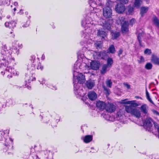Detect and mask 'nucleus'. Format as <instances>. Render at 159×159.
<instances>
[{
    "mask_svg": "<svg viewBox=\"0 0 159 159\" xmlns=\"http://www.w3.org/2000/svg\"><path fill=\"white\" fill-rule=\"evenodd\" d=\"M93 14L92 12L88 14L82 21V26L85 29L84 31L83 36L86 39H91V38L94 32V28L96 24L91 18Z\"/></svg>",
    "mask_w": 159,
    "mask_h": 159,
    "instance_id": "nucleus-1",
    "label": "nucleus"
},
{
    "mask_svg": "<svg viewBox=\"0 0 159 159\" xmlns=\"http://www.w3.org/2000/svg\"><path fill=\"white\" fill-rule=\"evenodd\" d=\"M13 50L12 48L7 49L6 45H4L2 47L1 53L3 56V58L0 60L1 67H6L8 66L9 63L11 62V60L14 61V59L11 56L12 52H13Z\"/></svg>",
    "mask_w": 159,
    "mask_h": 159,
    "instance_id": "nucleus-2",
    "label": "nucleus"
},
{
    "mask_svg": "<svg viewBox=\"0 0 159 159\" xmlns=\"http://www.w3.org/2000/svg\"><path fill=\"white\" fill-rule=\"evenodd\" d=\"M125 110L127 113L130 114L137 118H139L141 116V112L139 110L136 108L133 107L132 106H125Z\"/></svg>",
    "mask_w": 159,
    "mask_h": 159,
    "instance_id": "nucleus-3",
    "label": "nucleus"
},
{
    "mask_svg": "<svg viewBox=\"0 0 159 159\" xmlns=\"http://www.w3.org/2000/svg\"><path fill=\"white\" fill-rule=\"evenodd\" d=\"M73 76L74 84H78V83L80 84L83 83L85 81V76L78 71L74 70Z\"/></svg>",
    "mask_w": 159,
    "mask_h": 159,
    "instance_id": "nucleus-4",
    "label": "nucleus"
},
{
    "mask_svg": "<svg viewBox=\"0 0 159 159\" xmlns=\"http://www.w3.org/2000/svg\"><path fill=\"white\" fill-rule=\"evenodd\" d=\"M88 61V59L84 58V60H82L81 62V61L79 59L75 63V67H76V65H77V67L76 68L77 69H89V65L86 63Z\"/></svg>",
    "mask_w": 159,
    "mask_h": 159,
    "instance_id": "nucleus-5",
    "label": "nucleus"
},
{
    "mask_svg": "<svg viewBox=\"0 0 159 159\" xmlns=\"http://www.w3.org/2000/svg\"><path fill=\"white\" fill-rule=\"evenodd\" d=\"M1 138L0 139V141L3 140V139L5 140V143H4V148L3 151L5 152L7 151L8 149H12L13 146L12 145V143L13 142V140L10 138L5 139L4 137L2 138V136H1Z\"/></svg>",
    "mask_w": 159,
    "mask_h": 159,
    "instance_id": "nucleus-6",
    "label": "nucleus"
},
{
    "mask_svg": "<svg viewBox=\"0 0 159 159\" xmlns=\"http://www.w3.org/2000/svg\"><path fill=\"white\" fill-rule=\"evenodd\" d=\"M157 123L153 122V120L150 117H147L143 122V126L145 129L148 131H152L153 124Z\"/></svg>",
    "mask_w": 159,
    "mask_h": 159,
    "instance_id": "nucleus-7",
    "label": "nucleus"
},
{
    "mask_svg": "<svg viewBox=\"0 0 159 159\" xmlns=\"http://www.w3.org/2000/svg\"><path fill=\"white\" fill-rule=\"evenodd\" d=\"M89 3L90 6L93 9L95 12L100 11V8H97L102 4L99 0H89Z\"/></svg>",
    "mask_w": 159,
    "mask_h": 159,
    "instance_id": "nucleus-8",
    "label": "nucleus"
},
{
    "mask_svg": "<svg viewBox=\"0 0 159 159\" xmlns=\"http://www.w3.org/2000/svg\"><path fill=\"white\" fill-rule=\"evenodd\" d=\"M92 53L94 58L95 59H104L107 57V52L105 51L98 52L93 51Z\"/></svg>",
    "mask_w": 159,
    "mask_h": 159,
    "instance_id": "nucleus-9",
    "label": "nucleus"
},
{
    "mask_svg": "<svg viewBox=\"0 0 159 159\" xmlns=\"http://www.w3.org/2000/svg\"><path fill=\"white\" fill-rule=\"evenodd\" d=\"M107 6L104 7L103 9V14L104 17L106 18H109L112 16V11L110 6H108L107 4Z\"/></svg>",
    "mask_w": 159,
    "mask_h": 159,
    "instance_id": "nucleus-10",
    "label": "nucleus"
},
{
    "mask_svg": "<svg viewBox=\"0 0 159 159\" xmlns=\"http://www.w3.org/2000/svg\"><path fill=\"white\" fill-rule=\"evenodd\" d=\"M74 91L75 93L78 95V96H83L84 95L85 93L84 92L82 88L80 87L78 84H74Z\"/></svg>",
    "mask_w": 159,
    "mask_h": 159,
    "instance_id": "nucleus-11",
    "label": "nucleus"
},
{
    "mask_svg": "<svg viewBox=\"0 0 159 159\" xmlns=\"http://www.w3.org/2000/svg\"><path fill=\"white\" fill-rule=\"evenodd\" d=\"M33 74L30 73H27L26 74L25 77V81L26 83V85H27V87L29 89L31 88V87L27 85L28 83H30L31 81L35 80L34 77H33Z\"/></svg>",
    "mask_w": 159,
    "mask_h": 159,
    "instance_id": "nucleus-12",
    "label": "nucleus"
},
{
    "mask_svg": "<svg viewBox=\"0 0 159 159\" xmlns=\"http://www.w3.org/2000/svg\"><path fill=\"white\" fill-rule=\"evenodd\" d=\"M115 10L117 13L121 14L124 12L125 10V7L123 4L119 3L116 5Z\"/></svg>",
    "mask_w": 159,
    "mask_h": 159,
    "instance_id": "nucleus-13",
    "label": "nucleus"
},
{
    "mask_svg": "<svg viewBox=\"0 0 159 159\" xmlns=\"http://www.w3.org/2000/svg\"><path fill=\"white\" fill-rule=\"evenodd\" d=\"M99 24L102 26L104 29L109 30L111 28V24L107 21H106L103 19H100V22H99Z\"/></svg>",
    "mask_w": 159,
    "mask_h": 159,
    "instance_id": "nucleus-14",
    "label": "nucleus"
},
{
    "mask_svg": "<svg viewBox=\"0 0 159 159\" xmlns=\"http://www.w3.org/2000/svg\"><path fill=\"white\" fill-rule=\"evenodd\" d=\"M90 63L89 69H91L94 70L98 69L100 65V63L98 61H92Z\"/></svg>",
    "mask_w": 159,
    "mask_h": 159,
    "instance_id": "nucleus-15",
    "label": "nucleus"
},
{
    "mask_svg": "<svg viewBox=\"0 0 159 159\" xmlns=\"http://www.w3.org/2000/svg\"><path fill=\"white\" fill-rule=\"evenodd\" d=\"M96 106L99 110L102 111L105 109L106 104L105 102L99 100L96 101Z\"/></svg>",
    "mask_w": 159,
    "mask_h": 159,
    "instance_id": "nucleus-16",
    "label": "nucleus"
},
{
    "mask_svg": "<svg viewBox=\"0 0 159 159\" xmlns=\"http://www.w3.org/2000/svg\"><path fill=\"white\" fill-rule=\"evenodd\" d=\"M121 24V30L123 33H126L129 31V23L128 21H125Z\"/></svg>",
    "mask_w": 159,
    "mask_h": 159,
    "instance_id": "nucleus-17",
    "label": "nucleus"
},
{
    "mask_svg": "<svg viewBox=\"0 0 159 159\" xmlns=\"http://www.w3.org/2000/svg\"><path fill=\"white\" fill-rule=\"evenodd\" d=\"M116 109V106L114 105L111 103L106 105L105 108L106 111L110 113L114 112Z\"/></svg>",
    "mask_w": 159,
    "mask_h": 159,
    "instance_id": "nucleus-18",
    "label": "nucleus"
},
{
    "mask_svg": "<svg viewBox=\"0 0 159 159\" xmlns=\"http://www.w3.org/2000/svg\"><path fill=\"white\" fill-rule=\"evenodd\" d=\"M32 58L33 59V63L36 64L35 67L37 70H42L43 69V67L41 65L40 62L37 60L35 59V57L33 56L32 57Z\"/></svg>",
    "mask_w": 159,
    "mask_h": 159,
    "instance_id": "nucleus-19",
    "label": "nucleus"
},
{
    "mask_svg": "<svg viewBox=\"0 0 159 159\" xmlns=\"http://www.w3.org/2000/svg\"><path fill=\"white\" fill-rule=\"evenodd\" d=\"M33 59L32 58L31 61L32 63L29 64L28 65L27 70L30 71V72L34 71L36 69L35 66L36 64H35V63H33Z\"/></svg>",
    "mask_w": 159,
    "mask_h": 159,
    "instance_id": "nucleus-20",
    "label": "nucleus"
},
{
    "mask_svg": "<svg viewBox=\"0 0 159 159\" xmlns=\"http://www.w3.org/2000/svg\"><path fill=\"white\" fill-rule=\"evenodd\" d=\"M16 22L14 21H12L10 22H6L5 23V25L6 27L13 29L16 27Z\"/></svg>",
    "mask_w": 159,
    "mask_h": 159,
    "instance_id": "nucleus-21",
    "label": "nucleus"
},
{
    "mask_svg": "<svg viewBox=\"0 0 159 159\" xmlns=\"http://www.w3.org/2000/svg\"><path fill=\"white\" fill-rule=\"evenodd\" d=\"M88 96L89 98L91 100H95L97 97V94L93 91H90L88 94Z\"/></svg>",
    "mask_w": 159,
    "mask_h": 159,
    "instance_id": "nucleus-22",
    "label": "nucleus"
},
{
    "mask_svg": "<svg viewBox=\"0 0 159 159\" xmlns=\"http://www.w3.org/2000/svg\"><path fill=\"white\" fill-rule=\"evenodd\" d=\"M82 139L86 143H88L91 142L93 139V136L91 135H87L84 137H82Z\"/></svg>",
    "mask_w": 159,
    "mask_h": 159,
    "instance_id": "nucleus-23",
    "label": "nucleus"
},
{
    "mask_svg": "<svg viewBox=\"0 0 159 159\" xmlns=\"http://www.w3.org/2000/svg\"><path fill=\"white\" fill-rule=\"evenodd\" d=\"M110 68L106 65V64L103 65L100 70V73L102 75H104L107 71H109Z\"/></svg>",
    "mask_w": 159,
    "mask_h": 159,
    "instance_id": "nucleus-24",
    "label": "nucleus"
},
{
    "mask_svg": "<svg viewBox=\"0 0 159 159\" xmlns=\"http://www.w3.org/2000/svg\"><path fill=\"white\" fill-rule=\"evenodd\" d=\"M148 106L145 104L142 105L140 107L141 112L145 114H148Z\"/></svg>",
    "mask_w": 159,
    "mask_h": 159,
    "instance_id": "nucleus-25",
    "label": "nucleus"
},
{
    "mask_svg": "<svg viewBox=\"0 0 159 159\" xmlns=\"http://www.w3.org/2000/svg\"><path fill=\"white\" fill-rule=\"evenodd\" d=\"M95 83L93 80H88L86 82V86L89 89H92Z\"/></svg>",
    "mask_w": 159,
    "mask_h": 159,
    "instance_id": "nucleus-26",
    "label": "nucleus"
},
{
    "mask_svg": "<svg viewBox=\"0 0 159 159\" xmlns=\"http://www.w3.org/2000/svg\"><path fill=\"white\" fill-rule=\"evenodd\" d=\"M97 35L101 38V39H104L106 36V33L105 32L102 30H97Z\"/></svg>",
    "mask_w": 159,
    "mask_h": 159,
    "instance_id": "nucleus-27",
    "label": "nucleus"
},
{
    "mask_svg": "<svg viewBox=\"0 0 159 159\" xmlns=\"http://www.w3.org/2000/svg\"><path fill=\"white\" fill-rule=\"evenodd\" d=\"M136 100L128 101V103L130 105V106H132L133 107H134L140 106V104L139 102H136Z\"/></svg>",
    "mask_w": 159,
    "mask_h": 159,
    "instance_id": "nucleus-28",
    "label": "nucleus"
},
{
    "mask_svg": "<svg viewBox=\"0 0 159 159\" xmlns=\"http://www.w3.org/2000/svg\"><path fill=\"white\" fill-rule=\"evenodd\" d=\"M148 7H143L141 8L140 14L142 16L143 14L146 13L148 10Z\"/></svg>",
    "mask_w": 159,
    "mask_h": 159,
    "instance_id": "nucleus-29",
    "label": "nucleus"
},
{
    "mask_svg": "<svg viewBox=\"0 0 159 159\" xmlns=\"http://www.w3.org/2000/svg\"><path fill=\"white\" fill-rule=\"evenodd\" d=\"M108 51L107 53H109L112 54L115 53L116 50L114 46L113 45H110L108 48Z\"/></svg>",
    "mask_w": 159,
    "mask_h": 159,
    "instance_id": "nucleus-30",
    "label": "nucleus"
},
{
    "mask_svg": "<svg viewBox=\"0 0 159 159\" xmlns=\"http://www.w3.org/2000/svg\"><path fill=\"white\" fill-rule=\"evenodd\" d=\"M107 64L106 65L111 68L113 63V60L112 58L109 57L107 60Z\"/></svg>",
    "mask_w": 159,
    "mask_h": 159,
    "instance_id": "nucleus-31",
    "label": "nucleus"
},
{
    "mask_svg": "<svg viewBox=\"0 0 159 159\" xmlns=\"http://www.w3.org/2000/svg\"><path fill=\"white\" fill-rule=\"evenodd\" d=\"M152 61L154 63L159 65V58L155 56H152Z\"/></svg>",
    "mask_w": 159,
    "mask_h": 159,
    "instance_id": "nucleus-32",
    "label": "nucleus"
},
{
    "mask_svg": "<svg viewBox=\"0 0 159 159\" xmlns=\"http://www.w3.org/2000/svg\"><path fill=\"white\" fill-rule=\"evenodd\" d=\"M111 38L113 39H116L119 37L120 35V33L118 32H113L111 33Z\"/></svg>",
    "mask_w": 159,
    "mask_h": 159,
    "instance_id": "nucleus-33",
    "label": "nucleus"
},
{
    "mask_svg": "<svg viewBox=\"0 0 159 159\" xmlns=\"http://www.w3.org/2000/svg\"><path fill=\"white\" fill-rule=\"evenodd\" d=\"M142 2V0H135L134 3V7L139 8Z\"/></svg>",
    "mask_w": 159,
    "mask_h": 159,
    "instance_id": "nucleus-34",
    "label": "nucleus"
},
{
    "mask_svg": "<svg viewBox=\"0 0 159 159\" xmlns=\"http://www.w3.org/2000/svg\"><path fill=\"white\" fill-rule=\"evenodd\" d=\"M95 47L97 48H100L102 47V42L100 41H96L94 44Z\"/></svg>",
    "mask_w": 159,
    "mask_h": 159,
    "instance_id": "nucleus-35",
    "label": "nucleus"
},
{
    "mask_svg": "<svg viewBox=\"0 0 159 159\" xmlns=\"http://www.w3.org/2000/svg\"><path fill=\"white\" fill-rule=\"evenodd\" d=\"M153 21L154 25L157 27H159V20L156 17L153 18Z\"/></svg>",
    "mask_w": 159,
    "mask_h": 159,
    "instance_id": "nucleus-36",
    "label": "nucleus"
},
{
    "mask_svg": "<svg viewBox=\"0 0 159 159\" xmlns=\"http://www.w3.org/2000/svg\"><path fill=\"white\" fill-rule=\"evenodd\" d=\"M10 3V0H5L4 1L1 0L0 1V5H8Z\"/></svg>",
    "mask_w": 159,
    "mask_h": 159,
    "instance_id": "nucleus-37",
    "label": "nucleus"
},
{
    "mask_svg": "<svg viewBox=\"0 0 159 159\" xmlns=\"http://www.w3.org/2000/svg\"><path fill=\"white\" fill-rule=\"evenodd\" d=\"M13 68L11 67H10L7 66V67L6 68V70L4 72V73L5 74L6 73L7 74H8V73H11L12 71Z\"/></svg>",
    "mask_w": 159,
    "mask_h": 159,
    "instance_id": "nucleus-38",
    "label": "nucleus"
},
{
    "mask_svg": "<svg viewBox=\"0 0 159 159\" xmlns=\"http://www.w3.org/2000/svg\"><path fill=\"white\" fill-rule=\"evenodd\" d=\"M19 74V73L18 72L16 71V70H14V69L13 68L12 71L11 73V75H9V74L8 75V76L9 77V76L11 77L12 76V75H18Z\"/></svg>",
    "mask_w": 159,
    "mask_h": 159,
    "instance_id": "nucleus-39",
    "label": "nucleus"
},
{
    "mask_svg": "<svg viewBox=\"0 0 159 159\" xmlns=\"http://www.w3.org/2000/svg\"><path fill=\"white\" fill-rule=\"evenodd\" d=\"M144 35V33L143 32L140 33H139L138 35V39L139 42V44L140 45H141V37H143Z\"/></svg>",
    "mask_w": 159,
    "mask_h": 159,
    "instance_id": "nucleus-40",
    "label": "nucleus"
},
{
    "mask_svg": "<svg viewBox=\"0 0 159 159\" xmlns=\"http://www.w3.org/2000/svg\"><path fill=\"white\" fill-rule=\"evenodd\" d=\"M123 112L122 110L120 109L117 112L116 117H120L123 115Z\"/></svg>",
    "mask_w": 159,
    "mask_h": 159,
    "instance_id": "nucleus-41",
    "label": "nucleus"
},
{
    "mask_svg": "<svg viewBox=\"0 0 159 159\" xmlns=\"http://www.w3.org/2000/svg\"><path fill=\"white\" fill-rule=\"evenodd\" d=\"M106 84L107 87L111 88L112 85V82L110 80H107L106 82Z\"/></svg>",
    "mask_w": 159,
    "mask_h": 159,
    "instance_id": "nucleus-42",
    "label": "nucleus"
},
{
    "mask_svg": "<svg viewBox=\"0 0 159 159\" xmlns=\"http://www.w3.org/2000/svg\"><path fill=\"white\" fill-rule=\"evenodd\" d=\"M139 59L138 60V62L139 63H142L144 61V58L142 56L139 57Z\"/></svg>",
    "mask_w": 159,
    "mask_h": 159,
    "instance_id": "nucleus-43",
    "label": "nucleus"
},
{
    "mask_svg": "<svg viewBox=\"0 0 159 159\" xmlns=\"http://www.w3.org/2000/svg\"><path fill=\"white\" fill-rule=\"evenodd\" d=\"M78 56L79 59L80 58L83 59V60H84V59L85 58H84V55L83 54L81 53L80 52H78Z\"/></svg>",
    "mask_w": 159,
    "mask_h": 159,
    "instance_id": "nucleus-44",
    "label": "nucleus"
},
{
    "mask_svg": "<svg viewBox=\"0 0 159 159\" xmlns=\"http://www.w3.org/2000/svg\"><path fill=\"white\" fill-rule=\"evenodd\" d=\"M152 65L150 63H148L145 65V68L147 69H150L152 68Z\"/></svg>",
    "mask_w": 159,
    "mask_h": 159,
    "instance_id": "nucleus-45",
    "label": "nucleus"
},
{
    "mask_svg": "<svg viewBox=\"0 0 159 159\" xmlns=\"http://www.w3.org/2000/svg\"><path fill=\"white\" fill-rule=\"evenodd\" d=\"M134 10V8L133 7H131L130 6H129L128 7V11L129 12V14H130Z\"/></svg>",
    "mask_w": 159,
    "mask_h": 159,
    "instance_id": "nucleus-46",
    "label": "nucleus"
},
{
    "mask_svg": "<svg viewBox=\"0 0 159 159\" xmlns=\"http://www.w3.org/2000/svg\"><path fill=\"white\" fill-rule=\"evenodd\" d=\"M9 132V130H4L3 132H2L1 133V135L3 136V135H4L5 136L7 135L8 134Z\"/></svg>",
    "mask_w": 159,
    "mask_h": 159,
    "instance_id": "nucleus-47",
    "label": "nucleus"
},
{
    "mask_svg": "<svg viewBox=\"0 0 159 159\" xmlns=\"http://www.w3.org/2000/svg\"><path fill=\"white\" fill-rule=\"evenodd\" d=\"M119 20H120L121 24H123L125 21H126L125 20V18L123 17H120Z\"/></svg>",
    "mask_w": 159,
    "mask_h": 159,
    "instance_id": "nucleus-48",
    "label": "nucleus"
},
{
    "mask_svg": "<svg viewBox=\"0 0 159 159\" xmlns=\"http://www.w3.org/2000/svg\"><path fill=\"white\" fill-rule=\"evenodd\" d=\"M144 53L148 55L150 54L151 53V50L148 49H146L144 51Z\"/></svg>",
    "mask_w": 159,
    "mask_h": 159,
    "instance_id": "nucleus-49",
    "label": "nucleus"
},
{
    "mask_svg": "<svg viewBox=\"0 0 159 159\" xmlns=\"http://www.w3.org/2000/svg\"><path fill=\"white\" fill-rule=\"evenodd\" d=\"M127 100V99H125L122 100L120 102V103L128 104V101H126Z\"/></svg>",
    "mask_w": 159,
    "mask_h": 159,
    "instance_id": "nucleus-50",
    "label": "nucleus"
},
{
    "mask_svg": "<svg viewBox=\"0 0 159 159\" xmlns=\"http://www.w3.org/2000/svg\"><path fill=\"white\" fill-rule=\"evenodd\" d=\"M29 24H30V21H28L26 22L25 24H24L22 25V27L24 28L26 27L29 26Z\"/></svg>",
    "mask_w": 159,
    "mask_h": 159,
    "instance_id": "nucleus-51",
    "label": "nucleus"
},
{
    "mask_svg": "<svg viewBox=\"0 0 159 159\" xmlns=\"http://www.w3.org/2000/svg\"><path fill=\"white\" fill-rule=\"evenodd\" d=\"M31 157L33 158V159H39L38 156L35 154H31Z\"/></svg>",
    "mask_w": 159,
    "mask_h": 159,
    "instance_id": "nucleus-52",
    "label": "nucleus"
},
{
    "mask_svg": "<svg viewBox=\"0 0 159 159\" xmlns=\"http://www.w3.org/2000/svg\"><path fill=\"white\" fill-rule=\"evenodd\" d=\"M121 3L126 4L128 3L129 0H119Z\"/></svg>",
    "mask_w": 159,
    "mask_h": 159,
    "instance_id": "nucleus-53",
    "label": "nucleus"
},
{
    "mask_svg": "<svg viewBox=\"0 0 159 159\" xmlns=\"http://www.w3.org/2000/svg\"><path fill=\"white\" fill-rule=\"evenodd\" d=\"M152 111L154 114L157 116L159 115V113L157 111L153 110H152Z\"/></svg>",
    "mask_w": 159,
    "mask_h": 159,
    "instance_id": "nucleus-54",
    "label": "nucleus"
},
{
    "mask_svg": "<svg viewBox=\"0 0 159 159\" xmlns=\"http://www.w3.org/2000/svg\"><path fill=\"white\" fill-rule=\"evenodd\" d=\"M104 89L106 91L107 93L109 95L110 93L109 90V89H107L106 87L104 86L103 87Z\"/></svg>",
    "mask_w": 159,
    "mask_h": 159,
    "instance_id": "nucleus-55",
    "label": "nucleus"
},
{
    "mask_svg": "<svg viewBox=\"0 0 159 159\" xmlns=\"http://www.w3.org/2000/svg\"><path fill=\"white\" fill-rule=\"evenodd\" d=\"M124 85L128 89L130 88V86L127 83H124Z\"/></svg>",
    "mask_w": 159,
    "mask_h": 159,
    "instance_id": "nucleus-56",
    "label": "nucleus"
},
{
    "mask_svg": "<svg viewBox=\"0 0 159 159\" xmlns=\"http://www.w3.org/2000/svg\"><path fill=\"white\" fill-rule=\"evenodd\" d=\"M147 97V99L150 102H151V103H153V101H152V100H151V98H150V97H149V96H147L146 97Z\"/></svg>",
    "mask_w": 159,
    "mask_h": 159,
    "instance_id": "nucleus-57",
    "label": "nucleus"
},
{
    "mask_svg": "<svg viewBox=\"0 0 159 159\" xmlns=\"http://www.w3.org/2000/svg\"><path fill=\"white\" fill-rule=\"evenodd\" d=\"M77 67V65H76V67H75V64L74 65V68H73V72H74V70H75L76 71H78L80 69H77L76 68Z\"/></svg>",
    "mask_w": 159,
    "mask_h": 159,
    "instance_id": "nucleus-58",
    "label": "nucleus"
},
{
    "mask_svg": "<svg viewBox=\"0 0 159 159\" xmlns=\"http://www.w3.org/2000/svg\"><path fill=\"white\" fill-rule=\"evenodd\" d=\"M135 22V19H132L130 21V24L131 25H132L133 24L134 22Z\"/></svg>",
    "mask_w": 159,
    "mask_h": 159,
    "instance_id": "nucleus-59",
    "label": "nucleus"
},
{
    "mask_svg": "<svg viewBox=\"0 0 159 159\" xmlns=\"http://www.w3.org/2000/svg\"><path fill=\"white\" fill-rule=\"evenodd\" d=\"M123 52V50L121 49H120L118 52V54L119 56H120Z\"/></svg>",
    "mask_w": 159,
    "mask_h": 159,
    "instance_id": "nucleus-60",
    "label": "nucleus"
},
{
    "mask_svg": "<svg viewBox=\"0 0 159 159\" xmlns=\"http://www.w3.org/2000/svg\"><path fill=\"white\" fill-rule=\"evenodd\" d=\"M48 87L53 89H56V88L55 86H53L52 85H49V86H48Z\"/></svg>",
    "mask_w": 159,
    "mask_h": 159,
    "instance_id": "nucleus-61",
    "label": "nucleus"
},
{
    "mask_svg": "<svg viewBox=\"0 0 159 159\" xmlns=\"http://www.w3.org/2000/svg\"><path fill=\"white\" fill-rule=\"evenodd\" d=\"M45 159H53V158L51 156H48V157H47Z\"/></svg>",
    "mask_w": 159,
    "mask_h": 159,
    "instance_id": "nucleus-62",
    "label": "nucleus"
},
{
    "mask_svg": "<svg viewBox=\"0 0 159 159\" xmlns=\"http://www.w3.org/2000/svg\"><path fill=\"white\" fill-rule=\"evenodd\" d=\"M45 58V56L44 55V54H43L42 55V57H41V59L42 60H44Z\"/></svg>",
    "mask_w": 159,
    "mask_h": 159,
    "instance_id": "nucleus-63",
    "label": "nucleus"
},
{
    "mask_svg": "<svg viewBox=\"0 0 159 159\" xmlns=\"http://www.w3.org/2000/svg\"><path fill=\"white\" fill-rule=\"evenodd\" d=\"M91 149L92 150H91V151H90V152H92V153H93V152H95V151L94 150L93 148H91Z\"/></svg>",
    "mask_w": 159,
    "mask_h": 159,
    "instance_id": "nucleus-64",
    "label": "nucleus"
}]
</instances>
